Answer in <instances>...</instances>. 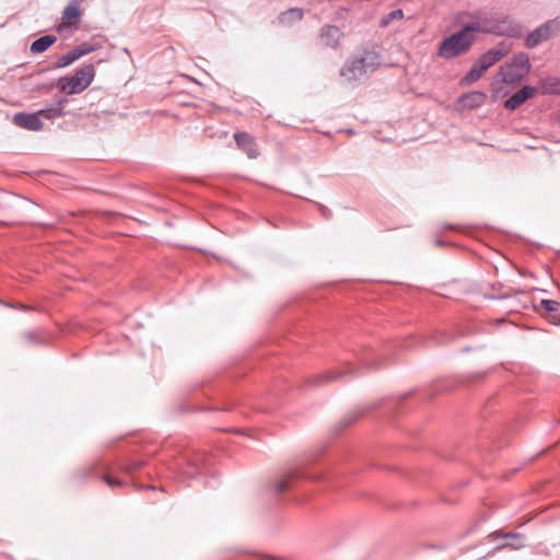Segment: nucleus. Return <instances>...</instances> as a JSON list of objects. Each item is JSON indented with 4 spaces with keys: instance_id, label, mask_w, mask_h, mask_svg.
<instances>
[{
    "instance_id": "obj_10",
    "label": "nucleus",
    "mask_w": 560,
    "mask_h": 560,
    "mask_svg": "<svg viewBox=\"0 0 560 560\" xmlns=\"http://www.w3.org/2000/svg\"><path fill=\"white\" fill-rule=\"evenodd\" d=\"M498 537H501V538H504V539H511V541L504 542L502 545L497 546L493 549V552L500 551V550L505 549V548H510V549H513V550H518V549H522L524 547V544H523L524 535L521 534V533L510 532V533L503 534V533H501L499 530H495V532H492L489 535V538H491V539H495Z\"/></svg>"
},
{
    "instance_id": "obj_5",
    "label": "nucleus",
    "mask_w": 560,
    "mask_h": 560,
    "mask_svg": "<svg viewBox=\"0 0 560 560\" xmlns=\"http://www.w3.org/2000/svg\"><path fill=\"white\" fill-rule=\"evenodd\" d=\"M95 70L93 65H85L78 69L72 77H62L57 86L61 92L71 95L83 92L93 81Z\"/></svg>"
},
{
    "instance_id": "obj_13",
    "label": "nucleus",
    "mask_w": 560,
    "mask_h": 560,
    "mask_svg": "<svg viewBox=\"0 0 560 560\" xmlns=\"http://www.w3.org/2000/svg\"><path fill=\"white\" fill-rule=\"evenodd\" d=\"M300 467H294L282 475V477L273 483L272 488L276 493H282L293 487V482L300 478H304Z\"/></svg>"
},
{
    "instance_id": "obj_19",
    "label": "nucleus",
    "mask_w": 560,
    "mask_h": 560,
    "mask_svg": "<svg viewBox=\"0 0 560 560\" xmlns=\"http://www.w3.org/2000/svg\"><path fill=\"white\" fill-rule=\"evenodd\" d=\"M540 305L547 313L551 314L549 319L550 323H552L553 325H560V315L556 314V312L560 307V302L544 299L540 301Z\"/></svg>"
},
{
    "instance_id": "obj_28",
    "label": "nucleus",
    "mask_w": 560,
    "mask_h": 560,
    "mask_svg": "<svg viewBox=\"0 0 560 560\" xmlns=\"http://www.w3.org/2000/svg\"><path fill=\"white\" fill-rule=\"evenodd\" d=\"M26 337H27V339L33 340V334H32V332H28V334L26 335Z\"/></svg>"
},
{
    "instance_id": "obj_11",
    "label": "nucleus",
    "mask_w": 560,
    "mask_h": 560,
    "mask_svg": "<svg viewBox=\"0 0 560 560\" xmlns=\"http://www.w3.org/2000/svg\"><path fill=\"white\" fill-rule=\"evenodd\" d=\"M13 122L21 128L38 131L43 129V121L40 120V116L38 112L27 114V113H16L13 116Z\"/></svg>"
},
{
    "instance_id": "obj_23",
    "label": "nucleus",
    "mask_w": 560,
    "mask_h": 560,
    "mask_svg": "<svg viewBox=\"0 0 560 560\" xmlns=\"http://www.w3.org/2000/svg\"><path fill=\"white\" fill-rule=\"evenodd\" d=\"M78 59H79V57L77 56L74 48H72L71 50L67 51L66 54H63L62 56L59 57V59L56 63V67L57 68L68 67L69 65L73 63Z\"/></svg>"
},
{
    "instance_id": "obj_18",
    "label": "nucleus",
    "mask_w": 560,
    "mask_h": 560,
    "mask_svg": "<svg viewBox=\"0 0 560 560\" xmlns=\"http://www.w3.org/2000/svg\"><path fill=\"white\" fill-rule=\"evenodd\" d=\"M56 40L57 37L55 35H44L32 43L30 50L33 54H42L54 45Z\"/></svg>"
},
{
    "instance_id": "obj_25",
    "label": "nucleus",
    "mask_w": 560,
    "mask_h": 560,
    "mask_svg": "<svg viewBox=\"0 0 560 560\" xmlns=\"http://www.w3.org/2000/svg\"><path fill=\"white\" fill-rule=\"evenodd\" d=\"M103 479L110 488L120 487L124 483L119 478L110 477L107 475L103 476Z\"/></svg>"
},
{
    "instance_id": "obj_26",
    "label": "nucleus",
    "mask_w": 560,
    "mask_h": 560,
    "mask_svg": "<svg viewBox=\"0 0 560 560\" xmlns=\"http://www.w3.org/2000/svg\"><path fill=\"white\" fill-rule=\"evenodd\" d=\"M141 465H142L141 462H133L132 464L126 466L124 468V470H126L127 472H132V471L139 469L141 467Z\"/></svg>"
},
{
    "instance_id": "obj_27",
    "label": "nucleus",
    "mask_w": 560,
    "mask_h": 560,
    "mask_svg": "<svg viewBox=\"0 0 560 560\" xmlns=\"http://www.w3.org/2000/svg\"><path fill=\"white\" fill-rule=\"evenodd\" d=\"M339 376H340V374H337V373H328V374L323 375V377L327 381L336 380Z\"/></svg>"
},
{
    "instance_id": "obj_3",
    "label": "nucleus",
    "mask_w": 560,
    "mask_h": 560,
    "mask_svg": "<svg viewBox=\"0 0 560 560\" xmlns=\"http://www.w3.org/2000/svg\"><path fill=\"white\" fill-rule=\"evenodd\" d=\"M475 40L476 36L470 30V26L466 24L460 31L441 42L436 55L446 60L453 59L467 52Z\"/></svg>"
},
{
    "instance_id": "obj_24",
    "label": "nucleus",
    "mask_w": 560,
    "mask_h": 560,
    "mask_svg": "<svg viewBox=\"0 0 560 560\" xmlns=\"http://www.w3.org/2000/svg\"><path fill=\"white\" fill-rule=\"evenodd\" d=\"M100 47L97 46H94L92 44H89V43H83L79 46H75L74 47V50L77 52V56L79 57V59L90 52H93L95 51L96 49H98Z\"/></svg>"
},
{
    "instance_id": "obj_20",
    "label": "nucleus",
    "mask_w": 560,
    "mask_h": 560,
    "mask_svg": "<svg viewBox=\"0 0 560 560\" xmlns=\"http://www.w3.org/2000/svg\"><path fill=\"white\" fill-rule=\"evenodd\" d=\"M541 90L545 94H560V79L553 77L544 79Z\"/></svg>"
},
{
    "instance_id": "obj_21",
    "label": "nucleus",
    "mask_w": 560,
    "mask_h": 560,
    "mask_svg": "<svg viewBox=\"0 0 560 560\" xmlns=\"http://www.w3.org/2000/svg\"><path fill=\"white\" fill-rule=\"evenodd\" d=\"M485 73L483 70H481L479 67H478V63L475 62L472 65V67L470 68V70L465 74V77L462 79V84H470L477 80H479L482 74Z\"/></svg>"
},
{
    "instance_id": "obj_7",
    "label": "nucleus",
    "mask_w": 560,
    "mask_h": 560,
    "mask_svg": "<svg viewBox=\"0 0 560 560\" xmlns=\"http://www.w3.org/2000/svg\"><path fill=\"white\" fill-rule=\"evenodd\" d=\"M510 51V46L501 42L493 48L489 49L485 54H482L478 59L477 63L478 67L483 70L485 72L491 68L494 63L500 61L504 56H506Z\"/></svg>"
},
{
    "instance_id": "obj_16",
    "label": "nucleus",
    "mask_w": 560,
    "mask_h": 560,
    "mask_svg": "<svg viewBox=\"0 0 560 560\" xmlns=\"http://www.w3.org/2000/svg\"><path fill=\"white\" fill-rule=\"evenodd\" d=\"M68 103L67 98H59L57 102L48 107L38 110L40 117L48 120H54L66 115L65 106Z\"/></svg>"
},
{
    "instance_id": "obj_15",
    "label": "nucleus",
    "mask_w": 560,
    "mask_h": 560,
    "mask_svg": "<svg viewBox=\"0 0 560 560\" xmlns=\"http://www.w3.org/2000/svg\"><path fill=\"white\" fill-rule=\"evenodd\" d=\"M82 2L71 1L62 11V24L66 26H74L80 22L81 18V5Z\"/></svg>"
},
{
    "instance_id": "obj_22",
    "label": "nucleus",
    "mask_w": 560,
    "mask_h": 560,
    "mask_svg": "<svg viewBox=\"0 0 560 560\" xmlns=\"http://www.w3.org/2000/svg\"><path fill=\"white\" fill-rule=\"evenodd\" d=\"M404 19V11L401 9H396L384 15L380 20V27H387L392 22L399 21Z\"/></svg>"
},
{
    "instance_id": "obj_6",
    "label": "nucleus",
    "mask_w": 560,
    "mask_h": 560,
    "mask_svg": "<svg viewBox=\"0 0 560 560\" xmlns=\"http://www.w3.org/2000/svg\"><path fill=\"white\" fill-rule=\"evenodd\" d=\"M560 30V18H556L553 20L547 21L541 26L534 30L526 37V46L528 48H534L540 43L549 39V37Z\"/></svg>"
},
{
    "instance_id": "obj_2",
    "label": "nucleus",
    "mask_w": 560,
    "mask_h": 560,
    "mask_svg": "<svg viewBox=\"0 0 560 560\" xmlns=\"http://www.w3.org/2000/svg\"><path fill=\"white\" fill-rule=\"evenodd\" d=\"M381 63L380 55L374 50H364L362 55L349 59L340 70L347 81H357L372 73Z\"/></svg>"
},
{
    "instance_id": "obj_17",
    "label": "nucleus",
    "mask_w": 560,
    "mask_h": 560,
    "mask_svg": "<svg viewBox=\"0 0 560 560\" xmlns=\"http://www.w3.org/2000/svg\"><path fill=\"white\" fill-rule=\"evenodd\" d=\"M304 18V10L301 8H290L283 12H281L277 21L282 26H292L295 23L302 21Z\"/></svg>"
},
{
    "instance_id": "obj_8",
    "label": "nucleus",
    "mask_w": 560,
    "mask_h": 560,
    "mask_svg": "<svg viewBox=\"0 0 560 560\" xmlns=\"http://www.w3.org/2000/svg\"><path fill=\"white\" fill-rule=\"evenodd\" d=\"M319 38L324 46L337 49L343 38V33L336 25H324L319 31Z\"/></svg>"
},
{
    "instance_id": "obj_9",
    "label": "nucleus",
    "mask_w": 560,
    "mask_h": 560,
    "mask_svg": "<svg viewBox=\"0 0 560 560\" xmlns=\"http://www.w3.org/2000/svg\"><path fill=\"white\" fill-rule=\"evenodd\" d=\"M537 92L538 90L536 88L524 85L504 102V107L509 110H515L527 100L534 97Z\"/></svg>"
},
{
    "instance_id": "obj_1",
    "label": "nucleus",
    "mask_w": 560,
    "mask_h": 560,
    "mask_svg": "<svg viewBox=\"0 0 560 560\" xmlns=\"http://www.w3.org/2000/svg\"><path fill=\"white\" fill-rule=\"evenodd\" d=\"M475 22L468 23L472 33H489L499 36L517 37L521 35V27L512 19L505 16L497 19L482 12L472 15Z\"/></svg>"
},
{
    "instance_id": "obj_14",
    "label": "nucleus",
    "mask_w": 560,
    "mask_h": 560,
    "mask_svg": "<svg viewBox=\"0 0 560 560\" xmlns=\"http://www.w3.org/2000/svg\"><path fill=\"white\" fill-rule=\"evenodd\" d=\"M486 100V93L480 91H471L462 95L458 100V103L462 105L463 108L475 109L482 106Z\"/></svg>"
},
{
    "instance_id": "obj_12",
    "label": "nucleus",
    "mask_w": 560,
    "mask_h": 560,
    "mask_svg": "<svg viewBox=\"0 0 560 560\" xmlns=\"http://www.w3.org/2000/svg\"><path fill=\"white\" fill-rule=\"evenodd\" d=\"M234 140L237 147L243 150L249 159H256L259 155L255 138L245 131L234 133Z\"/></svg>"
},
{
    "instance_id": "obj_4",
    "label": "nucleus",
    "mask_w": 560,
    "mask_h": 560,
    "mask_svg": "<svg viewBox=\"0 0 560 560\" xmlns=\"http://www.w3.org/2000/svg\"><path fill=\"white\" fill-rule=\"evenodd\" d=\"M530 62L525 54H517L501 66L497 80L506 84H516L521 82L529 72Z\"/></svg>"
}]
</instances>
